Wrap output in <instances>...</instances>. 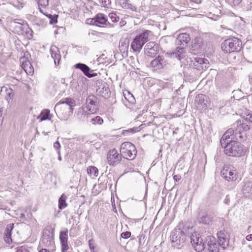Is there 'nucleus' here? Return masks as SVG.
I'll return each mask as SVG.
<instances>
[{"label":"nucleus","instance_id":"1","mask_svg":"<svg viewBox=\"0 0 252 252\" xmlns=\"http://www.w3.org/2000/svg\"><path fill=\"white\" fill-rule=\"evenodd\" d=\"M252 125V114L249 113L238 120L233 128L228 129L222 136L220 143L224 154L232 157H240L245 155L246 147L240 142L246 139V131Z\"/></svg>","mask_w":252,"mask_h":252},{"label":"nucleus","instance_id":"2","mask_svg":"<svg viewBox=\"0 0 252 252\" xmlns=\"http://www.w3.org/2000/svg\"><path fill=\"white\" fill-rule=\"evenodd\" d=\"M186 239L184 231L177 227L171 233L170 240L172 246L177 249H181L184 246Z\"/></svg>","mask_w":252,"mask_h":252},{"label":"nucleus","instance_id":"3","mask_svg":"<svg viewBox=\"0 0 252 252\" xmlns=\"http://www.w3.org/2000/svg\"><path fill=\"white\" fill-rule=\"evenodd\" d=\"M242 47L241 41L236 37L227 39L221 44V49L226 53L238 52Z\"/></svg>","mask_w":252,"mask_h":252},{"label":"nucleus","instance_id":"4","mask_svg":"<svg viewBox=\"0 0 252 252\" xmlns=\"http://www.w3.org/2000/svg\"><path fill=\"white\" fill-rule=\"evenodd\" d=\"M151 33V31L145 30L134 37L131 44V48L133 52H140L143 45L148 41V37Z\"/></svg>","mask_w":252,"mask_h":252},{"label":"nucleus","instance_id":"5","mask_svg":"<svg viewBox=\"0 0 252 252\" xmlns=\"http://www.w3.org/2000/svg\"><path fill=\"white\" fill-rule=\"evenodd\" d=\"M122 156L129 160L133 159L137 153L135 146L130 142H126L122 144L120 148Z\"/></svg>","mask_w":252,"mask_h":252},{"label":"nucleus","instance_id":"6","mask_svg":"<svg viewBox=\"0 0 252 252\" xmlns=\"http://www.w3.org/2000/svg\"><path fill=\"white\" fill-rule=\"evenodd\" d=\"M40 246L50 250L55 251V244L54 239V232L48 229L43 231L42 238L40 240Z\"/></svg>","mask_w":252,"mask_h":252},{"label":"nucleus","instance_id":"7","mask_svg":"<svg viewBox=\"0 0 252 252\" xmlns=\"http://www.w3.org/2000/svg\"><path fill=\"white\" fill-rule=\"evenodd\" d=\"M168 58H171L169 53L159 55L151 62L150 65L154 70L162 69L168 64Z\"/></svg>","mask_w":252,"mask_h":252},{"label":"nucleus","instance_id":"8","mask_svg":"<svg viewBox=\"0 0 252 252\" xmlns=\"http://www.w3.org/2000/svg\"><path fill=\"white\" fill-rule=\"evenodd\" d=\"M190 243L193 246L195 250L198 252H201L206 247V240L199 237V234L196 232L192 233L190 238Z\"/></svg>","mask_w":252,"mask_h":252},{"label":"nucleus","instance_id":"9","mask_svg":"<svg viewBox=\"0 0 252 252\" xmlns=\"http://www.w3.org/2000/svg\"><path fill=\"white\" fill-rule=\"evenodd\" d=\"M107 159L110 165L116 166L120 163L122 159L121 153L120 154L117 150L113 149L108 152Z\"/></svg>","mask_w":252,"mask_h":252},{"label":"nucleus","instance_id":"10","mask_svg":"<svg viewBox=\"0 0 252 252\" xmlns=\"http://www.w3.org/2000/svg\"><path fill=\"white\" fill-rule=\"evenodd\" d=\"M196 106L199 110L206 109L210 105L209 98L203 94H199L195 97Z\"/></svg>","mask_w":252,"mask_h":252},{"label":"nucleus","instance_id":"11","mask_svg":"<svg viewBox=\"0 0 252 252\" xmlns=\"http://www.w3.org/2000/svg\"><path fill=\"white\" fill-rule=\"evenodd\" d=\"M158 45L154 42L147 43L144 47L145 54L151 58L154 57L158 52Z\"/></svg>","mask_w":252,"mask_h":252},{"label":"nucleus","instance_id":"12","mask_svg":"<svg viewBox=\"0 0 252 252\" xmlns=\"http://www.w3.org/2000/svg\"><path fill=\"white\" fill-rule=\"evenodd\" d=\"M206 252H219V244L216 242L213 236H208L206 237Z\"/></svg>","mask_w":252,"mask_h":252},{"label":"nucleus","instance_id":"13","mask_svg":"<svg viewBox=\"0 0 252 252\" xmlns=\"http://www.w3.org/2000/svg\"><path fill=\"white\" fill-rule=\"evenodd\" d=\"M219 245L223 249H226L229 245V237L227 233L224 230H220L217 233Z\"/></svg>","mask_w":252,"mask_h":252},{"label":"nucleus","instance_id":"14","mask_svg":"<svg viewBox=\"0 0 252 252\" xmlns=\"http://www.w3.org/2000/svg\"><path fill=\"white\" fill-rule=\"evenodd\" d=\"M14 30L19 34H22L25 32L28 25L26 22L22 19H14L13 22Z\"/></svg>","mask_w":252,"mask_h":252},{"label":"nucleus","instance_id":"15","mask_svg":"<svg viewBox=\"0 0 252 252\" xmlns=\"http://www.w3.org/2000/svg\"><path fill=\"white\" fill-rule=\"evenodd\" d=\"M95 18L97 22V26L100 27H104L109 26V27H114L113 24H111L108 21L107 16L103 13H99L95 15Z\"/></svg>","mask_w":252,"mask_h":252},{"label":"nucleus","instance_id":"16","mask_svg":"<svg viewBox=\"0 0 252 252\" xmlns=\"http://www.w3.org/2000/svg\"><path fill=\"white\" fill-rule=\"evenodd\" d=\"M97 98L94 95L89 96L86 99V110L91 112L94 113L96 110V105L97 103Z\"/></svg>","mask_w":252,"mask_h":252},{"label":"nucleus","instance_id":"17","mask_svg":"<svg viewBox=\"0 0 252 252\" xmlns=\"http://www.w3.org/2000/svg\"><path fill=\"white\" fill-rule=\"evenodd\" d=\"M75 68L80 69L83 73L88 77L92 78L97 76V73H92L93 72L90 68L86 64L82 63H78L74 65Z\"/></svg>","mask_w":252,"mask_h":252},{"label":"nucleus","instance_id":"18","mask_svg":"<svg viewBox=\"0 0 252 252\" xmlns=\"http://www.w3.org/2000/svg\"><path fill=\"white\" fill-rule=\"evenodd\" d=\"M60 240L62 244V252H64L69 248L67 244L68 230L67 229L60 232Z\"/></svg>","mask_w":252,"mask_h":252},{"label":"nucleus","instance_id":"19","mask_svg":"<svg viewBox=\"0 0 252 252\" xmlns=\"http://www.w3.org/2000/svg\"><path fill=\"white\" fill-rule=\"evenodd\" d=\"M236 173L228 168L223 169L221 171V177L228 181L236 180Z\"/></svg>","mask_w":252,"mask_h":252},{"label":"nucleus","instance_id":"20","mask_svg":"<svg viewBox=\"0 0 252 252\" xmlns=\"http://www.w3.org/2000/svg\"><path fill=\"white\" fill-rule=\"evenodd\" d=\"M189 35L186 33L180 34L176 39V44L185 47L190 41Z\"/></svg>","mask_w":252,"mask_h":252},{"label":"nucleus","instance_id":"21","mask_svg":"<svg viewBox=\"0 0 252 252\" xmlns=\"http://www.w3.org/2000/svg\"><path fill=\"white\" fill-rule=\"evenodd\" d=\"M61 104H65V105L63 106V108H68L72 110V107L75 105V101L71 98H65V99L60 100V101L56 105L55 110H56V109L58 107L59 105Z\"/></svg>","mask_w":252,"mask_h":252},{"label":"nucleus","instance_id":"22","mask_svg":"<svg viewBox=\"0 0 252 252\" xmlns=\"http://www.w3.org/2000/svg\"><path fill=\"white\" fill-rule=\"evenodd\" d=\"M50 53L52 58L54 60L55 65L59 64L61 56L59 48L56 46H52L50 48Z\"/></svg>","mask_w":252,"mask_h":252},{"label":"nucleus","instance_id":"23","mask_svg":"<svg viewBox=\"0 0 252 252\" xmlns=\"http://www.w3.org/2000/svg\"><path fill=\"white\" fill-rule=\"evenodd\" d=\"M185 52V47L183 46L178 47L175 51L172 53H169L171 58H177L178 60H181L184 57Z\"/></svg>","mask_w":252,"mask_h":252},{"label":"nucleus","instance_id":"24","mask_svg":"<svg viewBox=\"0 0 252 252\" xmlns=\"http://www.w3.org/2000/svg\"><path fill=\"white\" fill-rule=\"evenodd\" d=\"M109 89L106 84H101L96 89L97 94L104 98L107 97L109 96Z\"/></svg>","mask_w":252,"mask_h":252},{"label":"nucleus","instance_id":"25","mask_svg":"<svg viewBox=\"0 0 252 252\" xmlns=\"http://www.w3.org/2000/svg\"><path fill=\"white\" fill-rule=\"evenodd\" d=\"M13 229V224L10 223L8 224L6 226V228L5 230L3 239L4 241L8 244H9L11 242H12L11 239V231Z\"/></svg>","mask_w":252,"mask_h":252},{"label":"nucleus","instance_id":"26","mask_svg":"<svg viewBox=\"0 0 252 252\" xmlns=\"http://www.w3.org/2000/svg\"><path fill=\"white\" fill-rule=\"evenodd\" d=\"M207 60L204 58H195V62L193 63L194 67L198 70L203 69L207 67Z\"/></svg>","mask_w":252,"mask_h":252},{"label":"nucleus","instance_id":"27","mask_svg":"<svg viewBox=\"0 0 252 252\" xmlns=\"http://www.w3.org/2000/svg\"><path fill=\"white\" fill-rule=\"evenodd\" d=\"M198 220L205 224H209L212 221V218L205 212H200L198 215Z\"/></svg>","mask_w":252,"mask_h":252},{"label":"nucleus","instance_id":"28","mask_svg":"<svg viewBox=\"0 0 252 252\" xmlns=\"http://www.w3.org/2000/svg\"><path fill=\"white\" fill-rule=\"evenodd\" d=\"M120 4L125 9H130L133 11H136L137 10L136 6L131 3L128 0H121Z\"/></svg>","mask_w":252,"mask_h":252},{"label":"nucleus","instance_id":"29","mask_svg":"<svg viewBox=\"0 0 252 252\" xmlns=\"http://www.w3.org/2000/svg\"><path fill=\"white\" fill-rule=\"evenodd\" d=\"M51 115L50 114V110L49 109L43 110L39 115L37 117V119L39 120L40 122L51 120Z\"/></svg>","mask_w":252,"mask_h":252},{"label":"nucleus","instance_id":"30","mask_svg":"<svg viewBox=\"0 0 252 252\" xmlns=\"http://www.w3.org/2000/svg\"><path fill=\"white\" fill-rule=\"evenodd\" d=\"M129 41L126 38H123L119 42V49L121 52L124 53L126 51L128 48Z\"/></svg>","mask_w":252,"mask_h":252},{"label":"nucleus","instance_id":"31","mask_svg":"<svg viewBox=\"0 0 252 252\" xmlns=\"http://www.w3.org/2000/svg\"><path fill=\"white\" fill-rule=\"evenodd\" d=\"M66 196L63 194L60 197L59 199V209L60 210H63L65 208L67 204L66 202Z\"/></svg>","mask_w":252,"mask_h":252},{"label":"nucleus","instance_id":"32","mask_svg":"<svg viewBox=\"0 0 252 252\" xmlns=\"http://www.w3.org/2000/svg\"><path fill=\"white\" fill-rule=\"evenodd\" d=\"M242 192L243 194L251 193L252 194V182H247L242 188Z\"/></svg>","mask_w":252,"mask_h":252},{"label":"nucleus","instance_id":"33","mask_svg":"<svg viewBox=\"0 0 252 252\" xmlns=\"http://www.w3.org/2000/svg\"><path fill=\"white\" fill-rule=\"evenodd\" d=\"M87 173L90 176H94L95 177L98 175V170L94 166H90L87 168Z\"/></svg>","mask_w":252,"mask_h":252},{"label":"nucleus","instance_id":"34","mask_svg":"<svg viewBox=\"0 0 252 252\" xmlns=\"http://www.w3.org/2000/svg\"><path fill=\"white\" fill-rule=\"evenodd\" d=\"M91 123L93 125H101L103 123V120L100 116H96L94 118H92Z\"/></svg>","mask_w":252,"mask_h":252},{"label":"nucleus","instance_id":"35","mask_svg":"<svg viewBox=\"0 0 252 252\" xmlns=\"http://www.w3.org/2000/svg\"><path fill=\"white\" fill-rule=\"evenodd\" d=\"M20 62L22 63V67L25 71H27L28 67L31 68V64L30 62L29 61H26L25 58L21 59Z\"/></svg>","mask_w":252,"mask_h":252},{"label":"nucleus","instance_id":"36","mask_svg":"<svg viewBox=\"0 0 252 252\" xmlns=\"http://www.w3.org/2000/svg\"><path fill=\"white\" fill-rule=\"evenodd\" d=\"M87 115V111L85 108H79L77 113V116L80 119L84 118Z\"/></svg>","mask_w":252,"mask_h":252},{"label":"nucleus","instance_id":"37","mask_svg":"<svg viewBox=\"0 0 252 252\" xmlns=\"http://www.w3.org/2000/svg\"><path fill=\"white\" fill-rule=\"evenodd\" d=\"M109 17L111 21L113 23L117 22L119 20V17L115 13H110L109 14Z\"/></svg>","mask_w":252,"mask_h":252},{"label":"nucleus","instance_id":"38","mask_svg":"<svg viewBox=\"0 0 252 252\" xmlns=\"http://www.w3.org/2000/svg\"><path fill=\"white\" fill-rule=\"evenodd\" d=\"M6 99L9 102L10 100H12L14 96L13 90L9 89L6 90Z\"/></svg>","mask_w":252,"mask_h":252},{"label":"nucleus","instance_id":"39","mask_svg":"<svg viewBox=\"0 0 252 252\" xmlns=\"http://www.w3.org/2000/svg\"><path fill=\"white\" fill-rule=\"evenodd\" d=\"M47 16L50 19L49 22L50 24H54L57 23V15H55L54 16H52V15L49 14V15H47Z\"/></svg>","mask_w":252,"mask_h":252},{"label":"nucleus","instance_id":"40","mask_svg":"<svg viewBox=\"0 0 252 252\" xmlns=\"http://www.w3.org/2000/svg\"><path fill=\"white\" fill-rule=\"evenodd\" d=\"M111 3V0H101V4L104 7L108 8Z\"/></svg>","mask_w":252,"mask_h":252},{"label":"nucleus","instance_id":"41","mask_svg":"<svg viewBox=\"0 0 252 252\" xmlns=\"http://www.w3.org/2000/svg\"><path fill=\"white\" fill-rule=\"evenodd\" d=\"M25 5V3L20 2L19 1H17L14 3V6L16 7L17 9H20L22 8Z\"/></svg>","mask_w":252,"mask_h":252},{"label":"nucleus","instance_id":"42","mask_svg":"<svg viewBox=\"0 0 252 252\" xmlns=\"http://www.w3.org/2000/svg\"><path fill=\"white\" fill-rule=\"evenodd\" d=\"M87 23L97 26V22L95 16L94 18L88 19Z\"/></svg>","mask_w":252,"mask_h":252},{"label":"nucleus","instance_id":"43","mask_svg":"<svg viewBox=\"0 0 252 252\" xmlns=\"http://www.w3.org/2000/svg\"><path fill=\"white\" fill-rule=\"evenodd\" d=\"M121 237L124 239H127L130 237L131 236V233L129 231H126L124 232H123L121 235Z\"/></svg>","mask_w":252,"mask_h":252},{"label":"nucleus","instance_id":"44","mask_svg":"<svg viewBox=\"0 0 252 252\" xmlns=\"http://www.w3.org/2000/svg\"><path fill=\"white\" fill-rule=\"evenodd\" d=\"M54 148L57 151V153L58 155H60V149L61 148V145L60 143L58 141H56L54 144Z\"/></svg>","mask_w":252,"mask_h":252},{"label":"nucleus","instance_id":"45","mask_svg":"<svg viewBox=\"0 0 252 252\" xmlns=\"http://www.w3.org/2000/svg\"><path fill=\"white\" fill-rule=\"evenodd\" d=\"M16 252H29V251L26 247L22 246L20 247H18Z\"/></svg>","mask_w":252,"mask_h":252},{"label":"nucleus","instance_id":"46","mask_svg":"<svg viewBox=\"0 0 252 252\" xmlns=\"http://www.w3.org/2000/svg\"><path fill=\"white\" fill-rule=\"evenodd\" d=\"M242 0H228L229 2H230L232 5H238L239 4Z\"/></svg>","mask_w":252,"mask_h":252},{"label":"nucleus","instance_id":"47","mask_svg":"<svg viewBox=\"0 0 252 252\" xmlns=\"http://www.w3.org/2000/svg\"><path fill=\"white\" fill-rule=\"evenodd\" d=\"M140 130L139 127H135L132 128H129L126 130V131L130 133H135Z\"/></svg>","mask_w":252,"mask_h":252},{"label":"nucleus","instance_id":"48","mask_svg":"<svg viewBox=\"0 0 252 252\" xmlns=\"http://www.w3.org/2000/svg\"><path fill=\"white\" fill-rule=\"evenodd\" d=\"M89 245L90 250H92L94 248V244L92 240H90L89 241Z\"/></svg>","mask_w":252,"mask_h":252},{"label":"nucleus","instance_id":"49","mask_svg":"<svg viewBox=\"0 0 252 252\" xmlns=\"http://www.w3.org/2000/svg\"><path fill=\"white\" fill-rule=\"evenodd\" d=\"M54 251L48 248H42L39 252H51Z\"/></svg>","mask_w":252,"mask_h":252},{"label":"nucleus","instance_id":"50","mask_svg":"<svg viewBox=\"0 0 252 252\" xmlns=\"http://www.w3.org/2000/svg\"><path fill=\"white\" fill-rule=\"evenodd\" d=\"M230 200L228 196H226L224 200V203L226 204H228L229 203Z\"/></svg>","mask_w":252,"mask_h":252},{"label":"nucleus","instance_id":"51","mask_svg":"<svg viewBox=\"0 0 252 252\" xmlns=\"http://www.w3.org/2000/svg\"><path fill=\"white\" fill-rule=\"evenodd\" d=\"M246 239L248 241L252 240V234L248 235L246 236Z\"/></svg>","mask_w":252,"mask_h":252},{"label":"nucleus","instance_id":"52","mask_svg":"<svg viewBox=\"0 0 252 252\" xmlns=\"http://www.w3.org/2000/svg\"><path fill=\"white\" fill-rule=\"evenodd\" d=\"M119 24L120 26L122 27L126 24V22L125 20H121Z\"/></svg>","mask_w":252,"mask_h":252},{"label":"nucleus","instance_id":"53","mask_svg":"<svg viewBox=\"0 0 252 252\" xmlns=\"http://www.w3.org/2000/svg\"><path fill=\"white\" fill-rule=\"evenodd\" d=\"M216 13L217 14V16H219V14H220V9H216Z\"/></svg>","mask_w":252,"mask_h":252},{"label":"nucleus","instance_id":"54","mask_svg":"<svg viewBox=\"0 0 252 252\" xmlns=\"http://www.w3.org/2000/svg\"><path fill=\"white\" fill-rule=\"evenodd\" d=\"M250 83L252 85V77H250L249 79Z\"/></svg>","mask_w":252,"mask_h":252},{"label":"nucleus","instance_id":"55","mask_svg":"<svg viewBox=\"0 0 252 252\" xmlns=\"http://www.w3.org/2000/svg\"><path fill=\"white\" fill-rule=\"evenodd\" d=\"M59 155L58 159L61 161L62 160V158H61V153H60V155Z\"/></svg>","mask_w":252,"mask_h":252},{"label":"nucleus","instance_id":"56","mask_svg":"<svg viewBox=\"0 0 252 252\" xmlns=\"http://www.w3.org/2000/svg\"><path fill=\"white\" fill-rule=\"evenodd\" d=\"M91 252H96L95 250H94V248L92 249V250H91Z\"/></svg>","mask_w":252,"mask_h":252},{"label":"nucleus","instance_id":"57","mask_svg":"<svg viewBox=\"0 0 252 252\" xmlns=\"http://www.w3.org/2000/svg\"><path fill=\"white\" fill-rule=\"evenodd\" d=\"M174 180H175L176 181H177V176H174Z\"/></svg>","mask_w":252,"mask_h":252}]
</instances>
